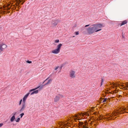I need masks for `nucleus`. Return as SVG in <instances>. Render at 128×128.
<instances>
[{
  "label": "nucleus",
  "mask_w": 128,
  "mask_h": 128,
  "mask_svg": "<svg viewBox=\"0 0 128 128\" xmlns=\"http://www.w3.org/2000/svg\"><path fill=\"white\" fill-rule=\"evenodd\" d=\"M104 26L101 24H93L87 28V32L89 34H91L101 30V28Z\"/></svg>",
  "instance_id": "1"
},
{
  "label": "nucleus",
  "mask_w": 128,
  "mask_h": 128,
  "mask_svg": "<svg viewBox=\"0 0 128 128\" xmlns=\"http://www.w3.org/2000/svg\"><path fill=\"white\" fill-rule=\"evenodd\" d=\"M62 46V44H58L57 46V48L54 50H52V53L55 54H58L60 52V48Z\"/></svg>",
  "instance_id": "2"
},
{
  "label": "nucleus",
  "mask_w": 128,
  "mask_h": 128,
  "mask_svg": "<svg viewBox=\"0 0 128 128\" xmlns=\"http://www.w3.org/2000/svg\"><path fill=\"white\" fill-rule=\"evenodd\" d=\"M63 97V96L60 94H58L56 95L54 98V102H58L60 98Z\"/></svg>",
  "instance_id": "3"
},
{
  "label": "nucleus",
  "mask_w": 128,
  "mask_h": 128,
  "mask_svg": "<svg viewBox=\"0 0 128 128\" xmlns=\"http://www.w3.org/2000/svg\"><path fill=\"white\" fill-rule=\"evenodd\" d=\"M127 109L126 108H120V110H119L117 112L118 113V114L122 113L124 114V112H125L126 113H128V112H126L125 111L126 110H128V106H127Z\"/></svg>",
  "instance_id": "4"
},
{
  "label": "nucleus",
  "mask_w": 128,
  "mask_h": 128,
  "mask_svg": "<svg viewBox=\"0 0 128 128\" xmlns=\"http://www.w3.org/2000/svg\"><path fill=\"white\" fill-rule=\"evenodd\" d=\"M76 72L73 70H70L69 72V76L71 78H74L76 77Z\"/></svg>",
  "instance_id": "5"
},
{
  "label": "nucleus",
  "mask_w": 128,
  "mask_h": 128,
  "mask_svg": "<svg viewBox=\"0 0 128 128\" xmlns=\"http://www.w3.org/2000/svg\"><path fill=\"white\" fill-rule=\"evenodd\" d=\"M59 22V20H52V24L54 26H56L57 25Z\"/></svg>",
  "instance_id": "6"
},
{
  "label": "nucleus",
  "mask_w": 128,
  "mask_h": 128,
  "mask_svg": "<svg viewBox=\"0 0 128 128\" xmlns=\"http://www.w3.org/2000/svg\"><path fill=\"white\" fill-rule=\"evenodd\" d=\"M116 84H118V86H120L122 87H123V88L125 89H126V90H128L127 88H128V82L127 83V84H126V86H124V85H123V84L120 85V84H119L118 82L116 83Z\"/></svg>",
  "instance_id": "7"
},
{
  "label": "nucleus",
  "mask_w": 128,
  "mask_h": 128,
  "mask_svg": "<svg viewBox=\"0 0 128 128\" xmlns=\"http://www.w3.org/2000/svg\"><path fill=\"white\" fill-rule=\"evenodd\" d=\"M26 107V105L25 103L22 102L21 106V108L20 110V112H21L23 111L24 110Z\"/></svg>",
  "instance_id": "8"
},
{
  "label": "nucleus",
  "mask_w": 128,
  "mask_h": 128,
  "mask_svg": "<svg viewBox=\"0 0 128 128\" xmlns=\"http://www.w3.org/2000/svg\"><path fill=\"white\" fill-rule=\"evenodd\" d=\"M30 94V92H28L24 96L23 98L22 102L25 103L26 100Z\"/></svg>",
  "instance_id": "9"
},
{
  "label": "nucleus",
  "mask_w": 128,
  "mask_h": 128,
  "mask_svg": "<svg viewBox=\"0 0 128 128\" xmlns=\"http://www.w3.org/2000/svg\"><path fill=\"white\" fill-rule=\"evenodd\" d=\"M127 21L126 20H124L122 22V23L121 24H119V25H120V26H121L122 25L125 24H126L127 23Z\"/></svg>",
  "instance_id": "10"
},
{
  "label": "nucleus",
  "mask_w": 128,
  "mask_h": 128,
  "mask_svg": "<svg viewBox=\"0 0 128 128\" xmlns=\"http://www.w3.org/2000/svg\"><path fill=\"white\" fill-rule=\"evenodd\" d=\"M106 116H107L106 117V118L107 120H109L110 119V118L112 116V115L111 114H110V115H107Z\"/></svg>",
  "instance_id": "11"
},
{
  "label": "nucleus",
  "mask_w": 128,
  "mask_h": 128,
  "mask_svg": "<svg viewBox=\"0 0 128 128\" xmlns=\"http://www.w3.org/2000/svg\"><path fill=\"white\" fill-rule=\"evenodd\" d=\"M38 92V90L34 91L31 93L30 95H32L34 94H37Z\"/></svg>",
  "instance_id": "12"
},
{
  "label": "nucleus",
  "mask_w": 128,
  "mask_h": 128,
  "mask_svg": "<svg viewBox=\"0 0 128 128\" xmlns=\"http://www.w3.org/2000/svg\"><path fill=\"white\" fill-rule=\"evenodd\" d=\"M15 118L14 116H13L11 118L10 120L11 122H13L15 119Z\"/></svg>",
  "instance_id": "13"
},
{
  "label": "nucleus",
  "mask_w": 128,
  "mask_h": 128,
  "mask_svg": "<svg viewBox=\"0 0 128 128\" xmlns=\"http://www.w3.org/2000/svg\"><path fill=\"white\" fill-rule=\"evenodd\" d=\"M52 80H51V79L49 80H48V81L47 82V83L46 84H45V85L48 84H50L51 83V82H52Z\"/></svg>",
  "instance_id": "14"
},
{
  "label": "nucleus",
  "mask_w": 128,
  "mask_h": 128,
  "mask_svg": "<svg viewBox=\"0 0 128 128\" xmlns=\"http://www.w3.org/2000/svg\"><path fill=\"white\" fill-rule=\"evenodd\" d=\"M19 2H16L15 4V5H16V6H19V4L21 2V1L20 0L19 1Z\"/></svg>",
  "instance_id": "15"
},
{
  "label": "nucleus",
  "mask_w": 128,
  "mask_h": 128,
  "mask_svg": "<svg viewBox=\"0 0 128 128\" xmlns=\"http://www.w3.org/2000/svg\"><path fill=\"white\" fill-rule=\"evenodd\" d=\"M82 128H88L86 126V124H85L84 125H83L82 126Z\"/></svg>",
  "instance_id": "16"
},
{
  "label": "nucleus",
  "mask_w": 128,
  "mask_h": 128,
  "mask_svg": "<svg viewBox=\"0 0 128 128\" xmlns=\"http://www.w3.org/2000/svg\"><path fill=\"white\" fill-rule=\"evenodd\" d=\"M59 124L61 126H64V124L63 122H60L59 123Z\"/></svg>",
  "instance_id": "17"
},
{
  "label": "nucleus",
  "mask_w": 128,
  "mask_h": 128,
  "mask_svg": "<svg viewBox=\"0 0 128 128\" xmlns=\"http://www.w3.org/2000/svg\"><path fill=\"white\" fill-rule=\"evenodd\" d=\"M39 87H40V86H38V87H37V88H35V89H33L31 90H30L29 92H32V91H33V90H36V89H38V88Z\"/></svg>",
  "instance_id": "18"
},
{
  "label": "nucleus",
  "mask_w": 128,
  "mask_h": 128,
  "mask_svg": "<svg viewBox=\"0 0 128 128\" xmlns=\"http://www.w3.org/2000/svg\"><path fill=\"white\" fill-rule=\"evenodd\" d=\"M101 86H102V83L104 82V80L103 78H101Z\"/></svg>",
  "instance_id": "19"
},
{
  "label": "nucleus",
  "mask_w": 128,
  "mask_h": 128,
  "mask_svg": "<svg viewBox=\"0 0 128 128\" xmlns=\"http://www.w3.org/2000/svg\"><path fill=\"white\" fill-rule=\"evenodd\" d=\"M20 120V118H18L16 120V122H18Z\"/></svg>",
  "instance_id": "20"
},
{
  "label": "nucleus",
  "mask_w": 128,
  "mask_h": 128,
  "mask_svg": "<svg viewBox=\"0 0 128 128\" xmlns=\"http://www.w3.org/2000/svg\"><path fill=\"white\" fill-rule=\"evenodd\" d=\"M82 116H84V115H86V114L87 116H88V115H89V114H87V113H85V114H83V113H82Z\"/></svg>",
  "instance_id": "21"
},
{
  "label": "nucleus",
  "mask_w": 128,
  "mask_h": 128,
  "mask_svg": "<svg viewBox=\"0 0 128 128\" xmlns=\"http://www.w3.org/2000/svg\"><path fill=\"white\" fill-rule=\"evenodd\" d=\"M24 113H22L20 114V118H21L22 116L24 115Z\"/></svg>",
  "instance_id": "22"
},
{
  "label": "nucleus",
  "mask_w": 128,
  "mask_h": 128,
  "mask_svg": "<svg viewBox=\"0 0 128 128\" xmlns=\"http://www.w3.org/2000/svg\"><path fill=\"white\" fill-rule=\"evenodd\" d=\"M26 62L30 64L32 62V61H30L28 60H27L26 61Z\"/></svg>",
  "instance_id": "23"
},
{
  "label": "nucleus",
  "mask_w": 128,
  "mask_h": 128,
  "mask_svg": "<svg viewBox=\"0 0 128 128\" xmlns=\"http://www.w3.org/2000/svg\"><path fill=\"white\" fill-rule=\"evenodd\" d=\"M59 40H55L54 42L56 43H57L59 42Z\"/></svg>",
  "instance_id": "24"
},
{
  "label": "nucleus",
  "mask_w": 128,
  "mask_h": 128,
  "mask_svg": "<svg viewBox=\"0 0 128 128\" xmlns=\"http://www.w3.org/2000/svg\"><path fill=\"white\" fill-rule=\"evenodd\" d=\"M22 101V100L21 99L20 100V101L19 102V105H20L21 104Z\"/></svg>",
  "instance_id": "25"
},
{
  "label": "nucleus",
  "mask_w": 128,
  "mask_h": 128,
  "mask_svg": "<svg viewBox=\"0 0 128 128\" xmlns=\"http://www.w3.org/2000/svg\"><path fill=\"white\" fill-rule=\"evenodd\" d=\"M74 33L76 35H78L79 34V32H75Z\"/></svg>",
  "instance_id": "26"
},
{
  "label": "nucleus",
  "mask_w": 128,
  "mask_h": 128,
  "mask_svg": "<svg viewBox=\"0 0 128 128\" xmlns=\"http://www.w3.org/2000/svg\"><path fill=\"white\" fill-rule=\"evenodd\" d=\"M104 100H103V102H106V100H107V98H104Z\"/></svg>",
  "instance_id": "27"
},
{
  "label": "nucleus",
  "mask_w": 128,
  "mask_h": 128,
  "mask_svg": "<svg viewBox=\"0 0 128 128\" xmlns=\"http://www.w3.org/2000/svg\"><path fill=\"white\" fill-rule=\"evenodd\" d=\"M59 66H58L56 67L55 68V70H56L59 68Z\"/></svg>",
  "instance_id": "28"
},
{
  "label": "nucleus",
  "mask_w": 128,
  "mask_h": 128,
  "mask_svg": "<svg viewBox=\"0 0 128 128\" xmlns=\"http://www.w3.org/2000/svg\"><path fill=\"white\" fill-rule=\"evenodd\" d=\"M16 112H15L14 113H12V114H13V116H15V115L16 114Z\"/></svg>",
  "instance_id": "29"
},
{
  "label": "nucleus",
  "mask_w": 128,
  "mask_h": 128,
  "mask_svg": "<svg viewBox=\"0 0 128 128\" xmlns=\"http://www.w3.org/2000/svg\"><path fill=\"white\" fill-rule=\"evenodd\" d=\"M3 125V124L1 123L0 124V127H1Z\"/></svg>",
  "instance_id": "30"
},
{
  "label": "nucleus",
  "mask_w": 128,
  "mask_h": 128,
  "mask_svg": "<svg viewBox=\"0 0 128 128\" xmlns=\"http://www.w3.org/2000/svg\"><path fill=\"white\" fill-rule=\"evenodd\" d=\"M76 117L77 118H78V120H80L79 119V118L76 115Z\"/></svg>",
  "instance_id": "31"
},
{
  "label": "nucleus",
  "mask_w": 128,
  "mask_h": 128,
  "mask_svg": "<svg viewBox=\"0 0 128 128\" xmlns=\"http://www.w3.org/2000/svg\"><path fill=\"white\" fill-rule=\"evenodd\" d=\"M90 24H88V25H86L85 26V27H87V26H90Z\"/></svg>",
  "instance_id": "32"
},
{
  "label": "nucleus",
  "mask_w": 128,
  "mask_h": 128,
  "mask_svg": "<svg viewBox=\"0 0 128 128\" xmlns=\"http://www.w3.org/2000/svg\"><path fill=\"white\" fill-rule=\"evenodd\" d=\"M81 123V125H82L83 124H84V123L82 122H80Z\"/></svg>",
  "instance_id": "33"
},
{
  "label": "nucleus",
  "mask_w": 128,
  "mask_h": 128,
  "mask_svg": "<svg viewBox=\"0 0 128 128\" xmlns=\"http://www.w3.org/2000/svg\"><path fill=\"white\" fill-rule=\"evenodd\" d=\"M113 84V85L114 86H116V84H115L114 83V84Z\"/></svg>",
  "instance_id": "34"
},
{
  "label": "nucleus",
  "mask_w": 128,
  "mask_h": 128,
  "mask_svg": "<svg viewBox=\"0 0 128 128\" xmlns=\"http://www.w3.org/2000/svg\"><path fill=\"white\" fill-rule=\"evenodd\" d=\"M20 6H18V10H18V9H19V7Z\"/></svg>",
  "instance_id": "35"
},
{
  "label": "nucleus",
  "mask_w": 128,
  "mask_h": 128,
  "mask_svg": "<svg viewBox=\"0 0 128 128\" xmlns=\"http://www.w3.org/2000/svg\"><path fill=\"white\" fill-rule=\"evenodd\" d=\"M24 3V2H22V3H21V4L22 5V4H23Z\"/></svg>",
  "instance_id": "36"
},
{
  "label": "nucleus",
  "mask_w": 128,
  "mask_h": 128,
  "mask_svg": "<svg viewBox=\"0 0 128 128\" xmlns=\"http://www.w3.org/2000/svg\"><path fill=\"white\" fill-rule=\"evenodd\" d=\"M122 38H124V36L122 35Z\"/></svg>",
  "instance_id": "37"
},
{
  "label": "nucleus",
  "mask_w": 128,
  "mask_h": 128,
  "mask_svg": "<svg viewBox=\"0 0 128 128\" xmlns=\"http://www.w3.org/2000/svg\"><path fill=\"white\" fill-rule=\"evenodd\" d=\"M75 37V36H73V37Z\"/></svg>",
  "instance_id": "38"
},
{
  "label": "nucleus",
  "mask_w": 128,
  "mask_h": 128,
  "mask_svg": "<svg viewBox=\"0 0 128 128\" xmlns=\"http://www.w3.org/2000/svg\"><path fill=\"white\" fill-rule=\"evenodd\" d=\"M16 7H15V9H16Z\"/></svg>",
  "instance_id": "39"
}]
</instances>
